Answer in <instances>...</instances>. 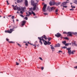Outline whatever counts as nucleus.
<instances>
[{"instance_id":"obj_34","label":"nucleus","mask_w":77,"mask_h":77,"mask_svg":"<svg viewBox=\"0 0 77 77\" xmlns=\"http://www.w3.org/2000/svg\"><path fill=\"white\" fill-rule=\"evenodd\" d=\"M14 18H15V17H14V16H13L11 18H12V19H13V20H14Z\"/></svg>"},{"instance_id":"obj_53","label":"nucleus","mask_w":77,"mask_h":77,"mask_svg":"<svg viewBox=\"0 0 77 77\" xmlns=\"http://www.w3.org/2000/svg\"><path fill=\"white\" fill-rule=\"evenodd\" d=\"M25 45L26 46H28V44H27V43H26Z\"/></svg>"},{"instance_id":"obj_50","label":"nucleus","mask_w":77,"mask_h":77,"mask_svg":"<svg viewBox=\"0 0 77 77\" xmlns=\"http://www.w3.org/2000/svg\"><path fill=\"white\" fill-rule=\"evenodd\" d=\"M6 2L8 5H9V3L8 2V1H7Z\"/></svg>"},{"instance_id":"obj_30","label":"nucleus","mask_w":77,"mask_h":77,"mask_svg":"<svg viewBox=\"0 0 77 77\" xmlns=\"http://www.w3.org/2000/svg\"><path fill=\"white\" fill-rule=\"evenodd\" d=\"M19 15L20 16V17H22L23 18H24V16L22 14H20Z\"/></svg>"},{"instance_id":"obj_64","label":"nucleus","mask_w":77,"mask_h":77,"mask_svg":"<svg viewBox=\"0 0 77 77\" xmlns=\"http://www.w3.org/2000/svg\"><path fill=\"white\" fill-rule=\"evenodd\" d=\"M70 5H72V3H70Z\"/></svg>"},{"instance_id":"obj_11","label":"nucleus","mask_w":77,"mask_h":77,"mask_svg":"<svg viewBox=\"0 0 77 77\" xmlns=\"http://www.w3.org/2000/svg\"><path fill=\"white\" fill-rule=\"evenodd\" d=\"M60 46V45L59 43H58L57 44H56L55 45V46H54V47H59Z\"/></svg>"},{"instance_id":"obj_52","label":"nucleus","mask_w":77,"mask_h":77,"mask_svg":"<svg viewBox=\"0 0 77 77\" xmlns=\"http://www.w3.org/2000/svg\"><path fill=\"white\" fill-rule=\"evenodd\" d=\"M12 6L13 7V9H14V8H15V7H14V5H12Z\"/></svg>"},{"instance_id":"obj_63","label":"nucleus","mask_w":77,"mask_h":77,"mask_svg":"<svg viewBox=\"0 0 77 77\" xmlns=\"http://www.w3.org/2000/svg\"><path fill=\"white\" fill-rule=\"evenodd\" d=\"M69 45H71V43H69Z\"/></svg>"},{"instance_id":"obj_4","label":"nucleus","mask_w":77,"mask_h":77,"mask_svg":"<svg viewBox=\"0 0 77 77\" xmlns=\"http://www.w3.org/2000/svg\"><path fill=\"white\" fill-rule=\"evenodd\" d=\"M14 10H17L18 11H20L21 10L20 8L17 7V5H16L15 7L13 8Z\"/></svg>"},{"instance_id":"obj_42","label":"nucleus","mask_w":77,"mask_h":77,"mask_svg":"<svg viewBox=\"0 0 77 77\" xmlns=\"http://www.w3.org/2000/svg\"><path fill=\"white\" fill-rule=\"evenodd\" d=\"M60 37L61 38V39H62L63 38V37H62V35H61L60 36Z\"/></svg>"},{"instance_id":"obj_14","label":"nucleus","mask_w":77,"mask_h":77,"mask_svg":"<svg viewBox=\"0 0 77 77\" xmlns=\"http://www.w3.org/2000/svg\"><path fill=\"white\" fill-rule=\"evenodd\" d=\"M29 14H26V17H29V16H30V15H32V13H31V12H29Z\"/></svg>"},{"instance_id":"obj_40","label":"nucleus","mask_w":77,"mask_h":77,"mask_svg":"<svg viewBox=\"0 0 77 77\" xmlns=\"http://www.w3.org/2000/svg\"><path fill=\"white\" fill-rule=\"evenodd\" d=\"M16 63L17 65H19V63H18V62H16Z\"/></svg>"},{"instance_id":"obj_62","label":"nucleus","mask_w":77,"mask_h":77,"mask_svg":"<svg viewBox=\"0 0 77 77\" xmlns=\"http://www.w3.org/2000/svg\"><path fill=\"white\" fill-rule=\"evenodd\" d=\"M5 17H6L4 16V18H5Z\"/></svg>"},{"instance_id":"obj_29","label":"nucleus","mask_w":77,"mask_h":77,"mask_svg":"<svg viewBox=\"0 0 77 77\" xmlns=\"http://www.w3.org/2000/svg\"><path fill=\"white\" fill-rule=\"evenodd\" d=\"M51 48L52 50H54V48L53 47V46L51 47Z\"/></svg>"},{"instance_id":"obj_33","label":"nucleus","mask_w":77,"mask_h":77,"mask_svg":"<svg viewBox=\"0 0 77 77\" xmlns=\"http://www.w3.org/2000/svg\"><path fill=\"white\" fill-rule=\"evenodd\" d=\"M67 48V47H66V46H64L62 48Z\"/></svg>"},{"instance_id":"obj_3","label":"nucleus","mask_w":77,"mask_h":77,"mask_svg":"<svg viewBox=\"0 0 77 77\" xmlns=\"http://www.w3.org/2000/svg\"><path fill=\"white\" fill-rule=\"evenodd\" d=\"M10 30H5V33H11L13 31H14V28L13 29H10Z\"/></svg>"},{"instance_id":"obj_45","label":"nucleus","mask_w":77,"mask_h":77,"mask_svg":"<svg viewBox=\"0 0 77 77\" xmlns=\"http://www.w3.org/2000/svg\"><path fill=\"white\" fill-rule=\"evenodd\" d=\"M35 1H36L38 3L39 2V0H35Z\"/></svg>"},{"instance_id":"obj_44","label":"nucleus","mask_w":77,"mask_h":77,"mask_svg":"<svg viewBox=\"0 0 77 77\" xmlns=\"http://www.w3.org/2000/svg\"><path fill=\"white\" fill-rule=\"evenodd\" d=\"M71 7H72V8H75V6H72V5H71Z\"/></svg>"},{"instance_id":"obj_55","label":"nucleus","mask_w":77,"mask_h":77,"mask_svg":"<svg viewBox=\"0 0 77 77\" xmlns=\"http://www.w3.org/2000/svg\"><path fill=\"white\" fill-rule=\"evenodd\" d=\"M44 15H47V13H44Z\"/></svg>"},{"instance_id":"obj_26","label":"nucleus","mask_w":77,"mask_h":77,"mask_svg":"<svg viewBox=\"0 0 77 77\" xmlns=\"http://www.w3.org/2000/svg\"><path fill=\"white\" fill-rule=\"evenodd\" d=\"M66 49H67V50H68V51L69 50H71V48H67Z\"/></svg>"},{"instance_id":"obj_58","label":"nucleus","mask_w":77,"mask_h":77,"mask_svg":"<svg viewBox=\"0 0 77 77\" xmlns=\"http://www.w3.org/2000/svg\"><path fill=\"white\" fill-rule=\"evenodd\" d=\"M37 46H38V47H39V45L38 44V45H37Z\"/></svg>"},{"instance_id":"obj_22","label":"nucleus","mask_w":77,"mask_h":77,"mask_svg":"<svg viewBox=\"0 0 77 77\" xmlns=\"http://www.w3.org/2000/svg\"><path fill=\"white\" fill-rule=\"evenodd\" d=\"M51 39V37L49 38H48V41H50Z\"/></svg>"},{"instance_id":"obj_37","label":"nucleus","mask_w":77,"mask_h":77,"mask_svg":"<svg viewBox=\"0 0 77 77\" xmlns=\"http://www.w3.org/2000/svg\"><path fill=\"white\" fill-rule=\"evenodd\" d=\"M58 12V9H56L55 11V12Z\"/></svg>"},{"instance_id":"obj_47","label":"nucleus","mask_w":77,"mask_h":77,"mask_svg":"<svg viewBox=\"0 0 77 77\" xmlns=\"http://www.w3.org/2000/svg\"><path fill=\"white\" fill-rule=\"evenodd\" d=\"M41 69H42V70H43V69H44V67H42Z\"/></svg>"},{"instance_id":"obj_19","label":"nucleus","mask_w":77,"mask_h":77,"mask_svg":"<svg viewBox=\"0 0 77 77\" xmlns=\"http://www.w3.org/2000/svg\"><path fill=\"white\" fill-rule=\"evenodd\" d=\"M75 52V51H72V52L70 53V54H74V52Z\"/></svg>"},{"instance_id":"obj_9","label":"nucleus","mask_w":77,"mask_h":77,"mask_svg":"<svg viewBox=\"0 0 77 77\" xmlns=\"http://www.w3.org/2000/svg\"><path fill=\"white\" fill-rule=\"evenodd\" d=\"M24 3L26 6H28V1L27 0H25Z\"/></svg>"},{"instance_id":"obj_18","label":"nucleus","mask_w":77,"mask_h":77,"mask_svg":"<svg viewBox=\"0 0 77 77\" xmlns=\"http://www.w3.org/2000/svg\"><path fill=\"white\" fill-rule=\"evenodd\" d=\"M53 2H51V1H50V2H49V5H50V6H52V5H53Z\"/></svg>"},{"instance_id":"obj_46","label":"nucleus","mask_w":77,"mask_h":77,"mask_svg":"<svg viewBox=\"0 0 77 77\" xmlns=\"http://www.w3.org/2000/svg\"><path fill=\"white\" fill-rule=\"evenodd\" d=\"M63 6L64 8H67V6Z\"/></svg>"},{"instance_id":"obj_57","label":"nucleus","mask_w":77,"mask_h":77,"mask_svg":"<svg viewBox=\"0 0 77 77\" xmlns=\"http://www.w3.org/2000/svg\"><path fill=\"white\" fill-rule=\"evenodd\" d=\"M36 46V44H34V45H33V46Z\"/></svg>"},{"instance_id":"obj_36","label":"nucleus","mask_w":77,"mask_h":77,"mask_svg":"<svg viewBox=\"0 0 77 77\" xmlns=\"http://www.w3.org/2000/svg\"><path fill=\"white\" fill-rule=\"evenodd\" d=\"M29 11H31L32 10V8H29Z\"/></svg>"},{"instance_id":"obj_10","label":"nucleus","mask_w":77,"mask_h":77,"mask_svg":"<svg viewBox=\"0 0 77 77\" xmlns=\"http://www.w3.org/2000/svg\"><path fill=\"white\" fill-rule=\"evenodd\" d=\"M67 34L68 35H67L68 36H72V32H67Z\"/></svg>"},{"instance_id":"obj_1","label":"nucleus","mask_w":77,"mask_h":77,"mask_svg":"<svg viewBox=\"0 0 77 77\" xmlns=\"http://www.w3.org/2000/svg\"><path fill=\"white\" fill-rule=\"evenodd\" d=\"M44 38L46 40L47 39V38H46V36L45 35H43V36L41 38L38 37V39L40 40L39 42L41 44V45H42V41H43L44 42V45H47V42L46 41L44 40Z\"/></svg>"},{"instance_id":"obj_59","label":"nucleus","mask_w":77,"mask_h":77,"mask_svg":"<svg viewBox=\"0 0 77 77\" xmlns=\"http://www.w3.org/2000/svg\"><path fill=\"white\" fill-rule=\"evenodd\" d=\"M27 43L28 44H30L29 42H27Z\"/></svg>"},{"instance_id":"obj_51","label":"nucleus","mask_w":77,"mask_h":77,"mask_svg":"<svg viewBox=\"0 0 77 77\" xmlns=\"http://www.w3.org/2000/svg\"><path fill=\"white\" fill-rule=\"evenodd\" d=\"M58 52H59V53H60L61 52H62V51H58Z\"/></svg>"},{"instance_id":"obj_27","label":"nucleus","mask_w":77,"mask_h":77,"mask_svg":"<svg viewBox=\"0 0 77 77\" xmlns=\"http://www.w3.org/2000/svg\"><path fill=\"white\" fill-rule=\"evenodd\" d=\"M24 19L26 20H28V18H27V17H25Z\"/></svg>"},{"instance_id":"obj_41","label":"nucleus","mask_w":77,"mask_h":77,"mask_svg":"<svg viewBox=\"0 0 77 77\" xmlns=\"http://www.w3.org/2000/svg\"><path fill=\"white\" fill-rule=\"evenodd\" d=\"M17 44L19 45V47H21V45H20V44L17 43Z\"/></svg>"},{"instance_id":"obj_6","label":"nucleus","mask_w":77,"mask_h":77,"mask_svg":"<svg viewBox=\"0 0 77 77\" xmlns=\"http://www.w3.org/2000/svg\"><path fill=\"white\" fill-rule=\"evenodd\" d=\"M26 23V21L23 20L21 22V24L22 26H24V25H25Z\"/></svg>"},{"instance_id":"obj_39","label":"nucleus","mask_w":77,"mask_h":77,"mask_svg":"<svg viewBox=\"0 0 77 77\" xmlns=\"http://www.w3.org/2000/svg\"><path fill=\"white\" fill-rule=\"evenodd\" d=\"M74 8H72L71 9H70V11H74Z\"/></svg>"},{"instance_id":"obj_48","label":"nucleus","mask_w":77,"mask_h":77,"mask_svg":"<svg viewBox=\"0 0 77 77\" xmlns=\"http://www.w3.org/2000/svg\"><path fill=\"white\" fill-rule=\"evenodd\" d=\"M74 35H77V32H75L73 34Z\"/></svg>"},{"instance_id":"obj_31","label":"nucleus","mask_w":77,"mask_h":77,"mask_svg":"<svg viewBox=\"0 0 77 77\" xmlns=\"http://www.w3.org/2000/svg\"><path fill=\"white\" fill-rule=\"evenodd\" d=\"M74 3L75 4H77V0H75Z\"/></svg>"},{"instance_id":"obj_15","label":"nucleus","mask_w":77,"mask_h":77,"mask_svg":"<svg viewBox=\"0 0 77 77\" xmlns=\"http://www.w3.org/2000/svg\"><path fill=\"white\" fill-rule=\"evenodd\" d=\"M72 45L73 46H77V44H75V42H74L73 43H72Z\"/></svg>"},{"instance_id":"obj_61","label":"nucleus","mask_w":77,"mask_h":77,"mask_svg":"<svg viewBox=\"0 0 77 77\" xmlns=\"http://www.w3.org/2000/svg\"><path fill=\"white\" fill-rule=\"evenodd\" d=\"M16 21H18L19 20H17Z\"/></svg>"},{"instance_id":"obj_12","label":"nucleus","mask_w":77,"mask_h":77,"mask_svg":"<svg viewBox=\"0 0 77 77\" xmlns=\"http://www.w3.org/2000/svg\"><path fill=\"white\" fill-rule=\"evenodd\" d=\"M51 10L52 11H54V10L55 9H56V7H51Z\"/></svg>"},{"instance_id":"obj_5","label":"nucleus","mask_w":77,"mask_h":77,"mask_svg":"<svg viewBox=\"0 0 77 77\" xmlns=\"http://www.w3.org/2000/svg\"><path fill=\"white\" fill-rule=\"evenodd\" d=\"M46 8H47V5L45 4L44 5L43 7V11L44 12H45V10L46 9Z\"/></svg>"},{"instance_id":"obj_35","label":"nucleus","mask_w":77,"mask_h":77,"mask_svg":"<svg viewBox=\"0 0 77 77\" xmlns=\"http://www.w3.org/2000/svg\"><path fill=\"white\" fill-rule=\"evenodd\" d=\"M63 34H67V33L66 32H63Z\"/></svg>"},{"instance_id":"obj_2","label":"nucleus","mask_w":77,"mask_h":77,"mask_svg":"<svg viewBox=\"0 0 77 77\" xmlns=\"http://www.w3.org/2000/svg\"><path fill=\"white\" fill-rule=\"evenodd\" d=\"M31 5L34 6L33 9V11H35V10H36V6H37V5H38V3H35V2L33 0H32L31 1Z\"/></svg>"},{"instance_id":"obj_49","label":"nucleus","mask_w":77,"mask_h":77,"mask_svg":"<svg viewBox=\"0 0 77 77\" xmlns=\"http://www.w3.org/2000/svg\"><path fill=\"white\" fill-rule=\"evenodd\" d=\"M74 68H76V69H77V66H75L74 67Z\"/></svg>"},{"instance_id":"obj_21","label":"nucleus","mask_w":77,"mask_h":77,"mask_svg":"<svg viewBox=\"0 0 77 77\" xmlns=\"http://www.w3.org/2000/svg\"><path fill=\"white\" fill-rule=\"evenodd\" d=\"M62 44H66V41H63L62 42Z\"/></svg>"},{"instance_id":"obj_56","label":"nucleus","mask_w":77,"mask_h":77,"mask_svg":"<svg viewBox=\"0 0 77 77\" xmlns=\"http://www.w3.org/2000/svg\"><path fill=\"white\" fill-rule=\"evenodd\" d=\"M56 15H57L58 14V13L57 12H56Z\"/></svg>"},{"instance_id":"obj_20","label":"nucleus","mask_w":77,"mask_h":77,"mask_svg":"<svg viewBox=\"0 0 77 77\" xmlns=\"http://www.w3.org/2000/svg\"><path fill=\"white\" fill-rule=\"evenodd\" d=\"M32 14H33L34 16H35V13L33 12V11H32Z\"/></svg>"},{"instance_id":"obj_38","label":"nucleus","mask_w":77,"mask_h":77,"mask_svg":"<svg viewBox=\"0 0 77 77\" xmlns=\"http://www.w3.org/2000/svg\"><path fill=\"white\" fill-rule=\"evenodd\" d=\"M61 3V2H59L58 3V4L57 5H60V4Z\"/></svg>"},{"instance_id":"obj_17","label":"nucleus","mask_w":77,"mask_h":77,"mask_svg":"<svg viewBox=\"0 0 77 77\" xmlns=\"http://www.w3.org/2000/svg\"><path fill=\"white\" fill-rule=\"evenodd\" d=\"M6 40L7 41H8V42H9V43H14V42H13L9 41V39H8V38H6Z\"/></svg>"},{"instance_id":"obj_60","label":"nucleus","mask_w":77,"mask_h":77,"mask_svg":"<svg viewBox=\"0 0 77 77\" xmlns=\"http://www.w3.org/2000/svg\"><path fill=\"white\" fill-rule=\"evenodd\" d=\"M17 14H19V12H18V11H17Z\"/></svg>"},{"instance_id":"obj_28","label":"nucleus","mask_w":77,"mask_h":77,"mask_svg":"<svg viewBox=\"0 0 77 77\" xmlns=\"http://www.w3.org/2000/svg\"><path fill=\"white\" fill-rule=\"evenodd\" d=\"M69 45V43H66L65 44V46H68Z\"/></svg>"},{"instance_id":"obj_16","label":"nucleus","mask_w":77,"mask_h":77,"mask_svg":"<svg viewBox=\"0 0 77 77\" xmlns=\"http://www.w3.org/2000/svg\"><path fill=\"white\" fill-rule=\"evenodd\" d=\"M21 10H22V11H24V9H26V7H22L21 8Z\"/></svg>"},{"instance_id":"obj_7","label":"nucleus","mask_w":77,"mask_h":77,"mask_svg":"<svg viewBox=\"0 0 77 77\" xmlns=\"http://www.w3.org/2000/svg\"><path fill=\"white\" fill-rule=\"evenodd\" d=\"M68 2H64L63 3L61 4L62 6H65L66 5L67 3H68Z\"/></svg>"},{"instance_id":"obj_23","label":"nucleus","mask_w":77,"mask_h":77,"mask_svg":"<svg viewBox=\"0 0 77 77\" xmlns=\"http://www.w3.org/2000/svg\"><path fill=\"white\" fill-rule=\"evenodd\" d=\"M47 44L48 45H50V44H51V42L49 41H48V42H47Z\"/></svg>"},{"instance_id":"obj_32","label":"nucleus","mask_w":77,"mask_h":77,"mask_svg":"<svg viewBox=\"0 0 77 77\" xmlns=\"http://www.w3.org/2000/svg\"><path fill=\"white\" fill-rule=\"evenodd\" d=\"M23 11H21L20 12V14H23V13L24 12H23Z\"/></svg>"},{"instance_id":"obj_13","label":"nucleus","mask_w":77,"mask_h":77,"mask_svg":"<svg viewBox=\"0 0 77 77\" xmlns=\"http://www.w3.org/2000/svg\"><path fill=\"white\" fill-rule=\"evenodd\" d=\"M23 0H17V3H21L23 2Z\"/></svg>"},{"instance_id":"obj_43","label":"nucleus","mask_w":77,"mask_h":77,"mask_svg":"<svg viewBox=\"0 0 77 77\" xmlns=\"http://www.w3.org/2000/svg\"><path fill=\"white\" fill-rule=\"evenodd\" d=\"M39 59H40L41 60H42V58L41 57H39Z\"/></svg>"},{"instance_id":"obj_8","label":"nucleus","mask_w":77,"mask_h":77,"mask_svg":"<svg viewBox=\"0 0 77 77\" xmlns=\"http://www.w3.org/2000/svg\"><path fill=\"white\" fill-rule=\"evenodd\" d=\"M55 36L57 37V38H59L60 36H61V34L59 33H57V34L55 35Z\"/></svg>"},{"instance_id":"obj_54","label":"nucleus","mask_w":77,"mask_h":77,"mask_svg":"<svg viewBox=\"0 0 77 77\" xmlns=\"http://www.w3.org/2000/svg\"><path fill=\"white\" fill-rule=\"evenodd\" d=\"M34 48L35 49H36V46L35 45V46H34Z\"/></svg>"},{"instance_id":"obj_24","label":"nucleus","mask_w":77,"mask_h":77,"mask_svg":"<svg viewBox=\"0 0 77 77\" xmlns=\"http://www.w3.org/2000/svg\"><path fill=\"white\" fill-rule=\"evenodd\" d=\"M71 52V50H69L68 51V53H69V54H70Z\"/></svg>"},{"instance_id":"obj_25","label":"nucleus","mask_w":77,"mask_h":77,"mask_svg":"<svg viewBox=\"0 0 77 77\" xmlns=\"http://www.w3.org/2000/svg\"><path fill=\"white\" fill-rule=\"evenodd\" d=\"M63 38L64 39H67V40H68V39H69L67 37H63Z\"/></svg>"}]
</instances>
